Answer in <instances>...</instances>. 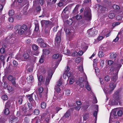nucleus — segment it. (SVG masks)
Segmentation results:
<instances>
[{
  "instance_id": "nucleus-42",
  "label": "nucleus",
  "mask_w": 123,
  "mask_h": 123,
  "mask_svg": "<svg viewBox=\"0 0 123 123\" xmlns=\"http://www.w3.org/2000/svg\"><path fill=\"white\" fill-rule=\"evenodd\" d=\"M116 19L117 20H121V21H122V19L123 18L120 15L117 16L116 17Z\"/></svg>"
},
{
  "instance_id": "nucleus-44",
  "label": "nucleus",
  "mask_w": 123,
  "mask_h": 123,
  "mask_svg": "<svg viewBox=\"0 0 123 123\" xmlns=\"http://www.w3.org/2000/svg\"><path fill=\"white\" fill-rule=\"evenodd\" d=\"M81 61V58L80 57H77L75 59V62L77 63H79Z\"/></svg>"
},
{
  "instance_id": "nucleus-25",
  "label": "nucleus",
  "mask_w": 123,
  "mask_h": 123,
  "mask_svg": "<svg viewBox=\"0 0 123 123\" xmlns=\"http://www.w3.org/2000/svg\"><path fill=\"white\" fill-rule=\"evenodd\" d=\"M43 42H44V40L42 38H38L37 41V43L40 45Z\"/></svg>"
},
{
  "instance_id": "nucleus-21",
  "label": "nucleus",
  "mask_w": 123,
  "mask_h": 123,
  "mask_svg": "<svg viewBox=\"0 0 123 123\" xmlns=\"http://www.w3.org/2000/svg\"><path fill=\"white\" fill-rule=\"evenodd\" d=\"M50 49H44L43 50V54L45 55L49 54L50 53Z\"/></svg>"
},
{
  "instance_id": "nucleus-62",
  "label": "nucleus",
  "mask_w": 123,
  "mask_h": 123,
  "mask_svg": "<svg viewBox=\"0 0 123 123\" xmlns=\"http://www.w3.org/2000/svg\"><path fill=\"white\" fill-rule=\"evenodd\" d=\"M43 90V88L42 87H40L39 89L38 90L39 92V93H42Z\"/></svg>"
},
{
  "instance_id": "nucleus-19",
  "label": "nucleus",
  "mask_w": 123,
  "mask_h": 123,
  "mask_svg": "<svg viewBox=\"0 0 123 123\" xmlns=\"http://www.w3.org/2000/svg\"><path fill=\"white\" fill-rule=\"evenodd\" d=\"M34 94V93H33L31 94H28L26 95V97H27L30 102L32 101L33 100L32 98V95Z\"/></svg>"
},
{
  "instance_id": "nucleus-40",
  "label": "nucleus",
  "mask_w": 123,
  "mask_h": 123,
  "mask_svg": "<svg viewBox=\"0 0 123 123\" xmlns=\"http://www.w3.org/2000/svg\"><path fill=\"white\" fill-rule=\"evenodd\" d=\"M18 102L19 104L20 105H21L22 104V102L23 101V99L21 97H19L18 98Z\"/></svg>"
},
{
  "instance_id": "nucleus-59",
  "label": "nucleus",
  "mask_w": 123,
  "mask_h": 123,
  "mask_svg": "<svg viewBox=\"0 0 123 123\" xmlns=\"http://www.w3.org/2000/svg\"><path fill=\"white\" fill-rule=\"evenodd\" d=\"M14 19L12 17H10L8 18V21L10 22H12L14 21Z\"/></svg>"
},
{
  "instance_id": "nucleus-52",
  "label": "nucleus",
  "mask_w": 123,
  "mask_h": 123,
  "mask_svg": "<svg viewBox=\"0 0 123 123\" xmlns=\"http://www.w3.org/2000/svg\"><path fill=\"white\" fill-rule=\"evenodd\" d=\"M88 117H89L88 115L86 114L83 117L84 120L86 121L88 118Z\"/></svg>"
},
{
  "instance_id": "nucleus-35",
  "label": "nucleus",
  "mask_w": 123,
  "mask_h": 123,
  "mask_svg": "<svg viewBox=\"0 0 123 123\" xmlns=\"http://www.w3.org/2000/svg\"><path fill=\"white\" fill-rule=\"evenodd\" d=\"M121 64H120L118 63L115 66V67L117 68L118 72L119 70L120 69V68L121 67Z\"/></svg>"
},
{
  "instance_id": "nucleus-14",
  "label": "nucleus",
  "mask_w": 123,
  "mask_h": 123,
  "mask_svg": "<svg viewBox=\"0 0 123 123\" xmlns=\"http://www.w3.org/2000/svg\"><path fill=\"white\" fill-rule=\"evenodd\" d=\"M110 87L112 91L113 90L116 86V83L110 82Z\"/></svg>"
},
{
  "instance_id": "nucleus-39",
  "label": "nucleus",
  "mask_w": 123,
  "mask_h": 123,
  "mask_svg": "<svg viewBox=\"0 0 123 123\" xmlns=\"http://www.w3.org/2000/svg\"><path fill=\"white\" fill-rule=\"evenodd\" d=\"M16 79L15 78H13V79L11 81L12 82V83L14 86H16Z\"/></svg>"
},
{
  "instance_id": "nucleus-48",
  "label": "nucleus",
  "mask_w": 123,
  "mask_h": 123,
  "mask_svg": "<svg viewBox=\"0 0 123 123\" xmlns=\"http://www.w3.org/2000/svg\"><path fill=\"white\" fill-rule=\"evenodd\" d=\"M34 113L36 115H38L39 113V111L38 109H36L34 111Z\"/></svg>"
},
{
  "instance_id": "nucleus-2",
  "label": "nucleus",
  "mask_w": 123,
  "mask_h": 123,
  "mask_svg": "<svg viewBox=\"0 0 123 123\" xmlns=\"http://www.w3.org/2000/svg\"><path fill=\"white\" fill-rule=\"evenodd\" d=\"M53 73V72L51 70L49 71L48 76L46 78L45 84L46 85H47L49 84Z\"/></svg>"
},
{
  "instance_id": "nucleus-3",
  "label": "nucleus",
  "mask_w": 123,
  "mask_h": 123,
  "mask_svg": "<svg viewBox=\"0 0 123 123\" xmlns=\"http://www.w3.org/2000/svg\"><path fill=\"white\" fill-rule=\"evenodd\" d=\"M14 36L12 34L10 36L7 37L6 39V41L9 43H13L15 40Z\"/></svg>"
},
{
  "instance_id": "nucleus-50",
  "label": "nucleus",
  "mask_w": 123,
  "mask_h": 123,
  "mask_svg": "<svg viewBox=\"0 0 123 123\" xmlns=\"http://www.w3.org/2000/svg\"><path fill=\"white\" fill-rule=\"evenodd\" d=\"M20 25H18L16 26L15 27V30L17 31L20 28Z\"/></svg>"
},
{
  "instance_id": "nucleus-63",
  "label": "nucleus",
  "mask_w": 123,
  "mask_h": 123,
  "mask_svg": "<svg viewBox=\"0 0 123 123\" xmlns=\"http://www.w3.org/2000/svg\"><path fill=\"white\" fill-rule=\"evenodd\" d=\"M14 78L15 77H13L12 76L10 75L9 76L8 79L9 81H11L12 79H13V78Z\"/></svg>"
},
{
  "instance_id": "nucleus-60",
  "label": "nucleus",
  "mask_w": 123,
  "mask_h": 123,
  "mask_svg": "<svg viewBox=\"0 0 123 123\" xmlns=\"http://www.w3.org/2000/svg\"><path fill=\"white\" fill-rule=\"evenodd\" d=\"M44 42H43L41 44L40 46L43 47H45L47 45L46 43H44Z\"/></svg>"
},
{
  "instance_id": "nucleus-5",
  "label": "nucleus",
  "mask_w": 123,
  "mask_h": 123,
  "mask_svg": "<svg viewBox=\"0 0 123 123\" xmlns=\"http://www.w3.org/2000/svg\"><path fill=\"white\" fill-rule=\"evenodd\" d=\"M95 30H93L92 28H91L87 31V34L89 37L92 36L95 33Z\"/></svg>"
},
{
  "instance_id": "nucleus-7",
  "label": "nucleus",
  "mask_w": 123,
  "mask_h": 123,
  "mask_svg": "<svg viewBox=\"0 0 123 123\" xmlns=\"http://www.w3.org/2000/svg\"><path fill=\"white\" fill-rule=\"evenodd\" d=\"M62 56L61 55H59L58 54H55L53 55L52 58L54 59L58 58L59 61L60 62L62 60Z\"/></svg>"
},
{
  "instance_id": "nucleus-17",
  "label": "nucleus",
  "mask_w": 123,
  "mask_h": 123,
  "mask_svg": "<svg viewBox=\"0 0 123 123\" xmlns=\"http://www.w3.org/2000/svg\"><path fill=\"white\" fill-rule=\"evenodd\" d=\"M29 57V55L27 53H25L23 55V56L22 57L23 61H25Z\"/></svg>"
},
{
  "instance_id": "nucleus-4",
  "label": "nucleus",
  "mask_w": 123,
  "mask_h": 123,
  "mask_svg": "<svg viewBox=\"0 0 123 123\" xmlns=\"http://www.w3.org/2000/svg\"><path fill=\"white\" fill-rule=\"evenodd\" d=\"M61 32H58L56 35L55 42L57 43H59L61 40Z\"/></svg>"
},
{
  "instance_id": "nucleus-13",
  "label": "nucleus",
  "mask_w": 123,
  "mask_h": 123,
  "mask_svg": "<svg viewBox=\"0 0 123 123\" xmlns=\"http://www.w3.org/2000/svg\"><path fill=\"white\" fill-rule=\"evenodd\" d=\"M65 31L66 34L69 35V37H71L72 35H73L74 34V32L68 29H67Z\"/></svg>"
},
{
  "instance_id": "nucleus-28",
  "label": "nucleus",
  "mask_w": 123,
  "mask_h": 123,
  "mask_svg": "<svg viewBox=\"0 0 123 123\" xmlns=\"http://www.w3.org/2000/svg\"><path fill=\"white\" fill-rule=\"evenodd\" d=\"M104 54L102 51H100L98 53V56L100 57H102L104 55Z\"/></svg>"
},
{
  "instance_id": "nucleus-54",
  "label": "nucleus",
  "mask_w": 123,
  "mask_h": 123,
  "mask_svg": "<svg viewBox=\"0 0 123 123\" xmlns=\"http://www.w3.org/2000/svg\"><path fill=\"white\" fill-rule=\"evenodd\" d=\"M5 49L4 48H2L0 49V52L1 54L4 53L5 52Z\"/></svg>"
},
{
  "instance_id": "nucleus-27",
  "label": "nucleus",
  "mask_w": 123,
  "mask_h": 123,
  "mask_svg": "<svg viewBox=\"0 0 123 123\" xmlns=\"http://www.w3.org/2000/svg\"><path fill=\"white\" fill-rule=\"evenodd\" d=\"M123 22V20H122V21H119L114 22L113 24L112 25L113 26L115 27L116 26L119 25L122 22Z\"/></svg>"
},
{
  "instance_id": "nucleus-46",
  "label": "nucleus",
  "mask_w": 123,
  "mask_h": 123,
  "mask_svg": "<svg viewBox=\"0 0 123 123\" xmlns=\"http://www.w3.org/2000/svg\"><path fill=\"white\" fill-rule=\"evenodd\" d=\"M2 98L3 100H5L7 99L8 97L7 95H4L2 96Z\"/></svg>"
},
{
  "instance_id": "nucleus-1",
  "label": "nucleus",
  "mask_w": 123,
  "mask_h": 123,
  "mask_svg": "<svg viewBox=\"0 0 123 123\" xmlns=\"http://www.w3.org/2000/svg\"><path fill=\"white\" fill-rule=\"evenodd\" d=\"M90 10L89 8L86 6V7L84 11V16L85 19H90L91 18Z\"/></svg>"
},
{
  "instance_id": "nucleus-9",
  "label": "nucleus",
  "mask_w": 123,
  "mask_h": 123,
  "mask_svg": "<svg viewBox=\"0 0 123 123\" xmlns=\"http://www.w3.org/2000/svg\"><path fill=\"white\" fill-rule=\"evenodd\" d=\"M102 35L104 36H106V37H107L109 36L110 32L107 30H105L103 31L102 32Z\"/></svg>"
},
{
  "instance_id": "nucleus-55",
  "label": "nucleus",
  "mask_w": 123,
  "mask_h": 123,
  "mask_svg": "<svg viewBox=\"0 0 123 123\" xmlns=\"http://www.w3.org/2000/svg\"><path fill=\"white\" fill-rule=\"evenodd\" d=\"M88 83L87 84L86 83V84L85 85L86 86V89L88 90H91V88L90 87V86L89 85H88Z\"/></svg>"
},
{
  "instance_id": "nucleus-64",
  "label": "nucleus",
  "mask_w": 123,
  "mask_h": 123,
  "mask_svg": "<svg viewBox=\"0 0 123 123\" xmlns=\"http://www.w3.org/2000/svg\"><path fill=\"white\" fill-rule=\"evenodd\" d=\"M13 65L15 66H16L18 65V63L15 60L13 61Z\"/></svg>"
},
{
  "instance_id": "nucleus-22",
  "label": "nucleus",
  "mask_w": 123,
  "mask_h": 123,
  "mask_svg": "<svg viewBox=\"0 0 123 123\" xmlns=\"http://www.w3.org/2000/svg\"><path fill=\"white\" fill-rule=\"evenodd\" d=\"M70 110H68L65 114L63 117L67 118L69 117L70 115Z\"/></svg>"
},
{
  "instance_id": "nucleus-53",
  "label": "nucleus",
  "mask_w": 123,
  "mask_h": 123,
  "mask_svg": "<svg viewBox=\"0 0 123 123\" xmlns=\"http://www.w3.org/2000/svg\"><path fill=\"white\" fill-rule=\"evenodd\" d=\"M118 116H121L123 114L122 112L121 111H118L117 113Z\"/></svg>"
},
{
  "instance_id": "nucleus-61",
  "label": "nucleus",
  "mask_w": 123,
  "mask_h": 123,
  "mask_svg": "<svg viewBox=\"0 0 123 123\" xmlns=\"http://www.w3.org/2000/svg\"><path fill=\"white\" fill-rule=\"evenodd\" d=\"M85 82H79V83L80 84V86L81 87H83L84 85L85 84L84 83Z\"/></svg>"
},
{
  "instance_id": "nucleus-10",
  "label": "nucleus",
  "mask_w": 123,
  "mask_h": 123,
  "mask_svg": "<svg viewBox=\"0 0 123 123\" xmlns=\"http://www.w3.org/2000/svg\"><path fill=\"white\" fill-rule=\"evenodd\" d=\"M79 7L78 5H77L74 10H73L72 14L74 15H75L77 14L78 12V9Z\"/></svg>"
},
{
  "instance_id": "nucleus-16",
  "label": "nucleus",
  "mask_w": 123,
  "mask_h": 123,
  "mask_svg": "<svg viewBox=\"0 0 123 123\" xmlns=\"http://www.w3.org/2000/svg\"><path fill=\"white\" fill-rule=\"evenodd\" d=\"M117 114L116 110H113L112 112L111 113L110 119L113 116H114L113 117L116 116H117Z\"/></svg>"
},
{
  "instance_id": "nucleus-6",
  "label": "nucleus",
  "mask_w": 123,
  "mask_h": 123,
  "mask_svg": "<svg viewBox=\"0 0 123 123\" xmlns=\"http://www.w3.org/2000/svg\"><path fill=\"white\" fill-rule=\"evenodd\" d=\"M41 23L42 26H43L45 25L46 26H47L51 23L50 21L48 20H43L41 21Z\"/></svg>"
},
{
  "instance_id": "nucleus-41",
  "label": "nucleus",
  "mask_w": 123,
  "mask_h": 123,
  "mask_svg": "<svg viewBox=\"0 0 123 123\" xmlns=\"http://www.w3.org/2000/svg\"><path fill=\"white\" fill-rule=\"evenodd\" d=\"M14 11L13 10H10L8 12L9 15L11 16H12L14 15Z\"/></svg>"
},
{
  "instance_id": "nucleus-45",
  "label": "nucleus",
  "mask_w": 123,
  "mask_h": 123,
  "mask_svg": "<svg viewBox=\"0 0 123 123\" xmlns=\"http://www.w3.org/2000/svg\"><path fill=\"white\" fill-rule=\"evenodd\" d=\"M113 9L115 10H119V6L117 5H114L113 6Z\"/></svg>"
},
{
  "instance_id": "nucleus-8",
  "label": "nucleus",
  "mask_w": 123,
  "mask_h": 123,
  "mask_svg": "<svg viewBox=\"0 0 123 123\" xmlns=\"http://www.w3.org/2000/svg\"><path fill=\"white\" fill-rule=\"evenodd\" d=\"M26 108L24 106L20 110V112L21 115H23L26 114Z\"/></svg>"
},
{
  "instance_id": "nucleus-33",
  "label": "nucleus",
  "mask_w": 123,
  "mask_h": 123,
  "mask_svg": "<svg viewBox=\"0 0 123 123\" xmlns=\"http://www.w3.org/2000/svg\"><path fill=\"white\" fill-rule=\"evenodd\" d=\"M21 29H23L25 31H26L27 30V25H23L21 26H20Z\"/></svg>"
},
{
  "instance_id": "nucleus-15",
  "label": "nucleus",
  "mask_w": 123,
  "mask_h": 123,
  "mask_svg": "<svg viewBox=\"0 0 123 123\" xmlns=\"http://www.w3.org/2000/svg\"><path fill=\"white\" fill-rule=\"evenodd\" d=\"M117 76L116 75L112 76L111 78V82L116 83L117 80Z\"/></svg>"
},
{
  "instance_id": "nucleus-20",
  "label": "nucleus",
  "mask_w": 123,
  "mask_h": 123,
  "mask_svg": "<svg viewBox=\"0 0 123 123\" xmlns=\"http://www.w3.org/2000/svg\"><path fill=\"white\" fill-rule=\"evenodd\" d=\"M113 98L116 100L120 104V101H121V97L120 95H117V96L114 97Z\"/></svg>"
},
{
  "instance_id": "nucleus-57",
  "label": "nucleus",
  "mask_w": 123,
  "mask_h": 123,
  "mask_svg": "<svg viewBox=\"0 0 123 123\" xmlns=\"http://www.w3.org/2000/svg\"><path fill=\"white\" fill-rule=\"evenodd\" d=\"M74 81V78H71L70 79L69 83L70 84H73Z\"/></svg>"
},
{
  "instance_id": "nucleus-37",
  "label": "nucleus",
  "mask_w": 123,
  "mask_h": 123,
  "mask_svg": "<svg viewBox=\"0 0 123 123\" xmlns=\"http://www.w3.org/2000/svg\"><path fill=\"white\" fill-rule=\"evenodd\" d=\"M4 113L7 115L9 113V111L8 108H5L4 112Z\"/></svg>"
},
{
  "instance_id": "nucleus-12",
  "label": "nucleus",
  "mask_w": 123,
  "mask_h": 123,
  "mask_svg": "<svg viewBox=\"0 0 123 123\" xmlns=\"http://www.w3.org/2000/svg\"><path fill=\"white\" fill-rule=\"evenodd\" d=\"M18 3H20V4L23 6L26 4L27 0H17Z\"/></svg>"
},
{
  "instance_id": "nucleus-23",
  "label": "nucleus",
  "mask_w": 123,
  "mask_h": 123,
  "mask_svg": "<svg viewBox=\"0 0 123 123\" xmlns=\"http://www.w3.org/2000/svg\"><path fill=\"white\" fill-rule=\"evenodd\" d=\"M97 6H98L99 7L98 9H100L102 12L105 11L106 10V8L105 7L101 6H99L98 4L97 5Z\"/></svg>"
},
{
  "instance_id": "nucleus-43",
  "label": "nucleus",
  "mask_w": 123,
  "mask_h": 123,
  "mask_svg": "<svg viewBox=\"0 0 123 123\" xmlns=\"http://www.w3.org/2000/svg\"><path fill=\"white\" fill-rule=\"evenodd\" d=\"M85 82V83H87V84L88 83L87 81H84V79L83 78L81 77L79 78V82Z\"/></svg>"
},
{
  "instance_id": "nucleus-29",
  "label": "nucleus",
  "mask_w": 123,
  "mask_h": 123,
  "mask_svg": "<svg viewBox=\"0 0 123 123\" xmlns=\"http://www.w3.org/2000/svg\"><path fill=\"white\" fill-rule=\"evenodd\" d=\"M11 106V102L10 101L7 102L6 103L5 105V108H9Z\"/></svg>"
},
{
  "instance_id": "nucleus-11",
  "label": "nucleus",
  "mask_w": 123,
  "mask_h": 123,
  "mask_svg": "<svg viewBox=\"0 0 123 123\" xmlns=\"http://www.w3.org/2000/svg\"><path fill=\"white\" fill-rule=\"evenodd\" d=\"M17 118L15 117V116H12L10 120L9 123H16L17 121Z\"/></svg>"
},
{
  "instance_id": "nucleus-31",
  "label": "nucleus",
  "mask_w": 123,
  "mask_h": 123,
  "mask_svg": "<svg viewBox=\"0 0 123 123\" xmlns=\"http://www.w3.org/2000/svg\"><path fill=\"white\" fill-rule=\"evenodd\" d=\"M24 120L26 123H28L29 122L31 121V119L28 118L27 117H26L25 118Z\"/></svg>"
},
{
  "instance_id": "nucleus-49",
  "label": "nucleus",
  "mask_w": 123,
  "mask_h": 123,
  "mask_svg": "<svg viewBox=\"0 0 123 123\" xmlns=\"http://www.w3.org/2000/svg\"><path fill=\"white\" fill-rule=\"evenodd\" d=\"M21 29L20 28L18 31V33L19 34L22 35L24 33V31Z\"/></svg>"
},
{
  "instance_id": "nucleus-51",
  "label": "nucleus",
  "mask_w": 123,
  "mask_h": 123,
  "mask_svg": "<svg viewBox=\"0 0 123 123\" xmlns=\"http://www.w3.org/2000/svg\"><path fill=\"white\" fill-rule=\"evenodd\" d=\"M75 18L78 20H80L82 18V16H79L78 14L76 15L75 16Z\"/></svg>"
},
{
  "instance_id": "nucleus-24",
  "label": "nucleus",
  "mask_w": 123,
  "mask_h": 123,
  "mask_svg": "<svg viewBox=\"0 0 123 123\" xmlns=\"http://www.w3.org/2000/svg\"><path fill=\"white\" fill-rule=\"evenodd\" d=\"M5 57L2 55H1L0 56V60L2 62L3 66H4L5 64Z\"/></svg>"
},
{
  "instance_id": "nucleus-34",
  "label": "nucleus",
  "mask_w": 123,
  "mask_h": 123,
  "mask_svg": "<svg viewBox=\"0 0 123 123\" xmlns=\"http://www.w3.org/2000/svg\"><path fill=\"white\" fill-rule=\"evenodd\" d=\"M68 7H66L65 9H64L62 13L66 14L68 12Z\"/></svg>"
},
{
  "instance_id": "nucleus-58",
  "label": "nucleus",
  "mask_w": 123,
  "mask_h": 123,
  "mask_svg": "<svg viewBox=\"0 0 123 123\" xmlns=\"http://www.w3.org/2000/svg\"><path fill=\"white\" fill-rule=\"evenodd\" d=\"M70 70V69L69 67L67 66V68L65 69V71L64 72L65 73H67Z\"/></svg>"
},
{
  "instance_id": "nucleus-32",
  "label": "nucleus",
  "mask_w": 123,
  "mask_h": 123,
  "mask_svg": "<svg viewBox=\"0 0 123 123\" xmlns=\"http://www.w3.org/2000/svg\"><path fill=\"white\" fill-rule=\"evenodd\" d=\"M115 16V14L113 13H110L108 15V17L110 18H113Z\"/></svg>"
},
{
  "instance_id": "nucleus-30",
  "label": "nucleus",
  "mask_w": 123,
  "mask_h": 123,
  "mask_svg": "<svg viewBox=\"0 0 123 123\" xmlns=\"http://www.w3.org/2000/svg\"><path fill=\"white\" fill-rule=\"evenodd\" d=\"M41 107L42 109H43L45 108L46 106V103L44 102H43L41 104Z\"/></svg>"
},
{
  "instance_id": "nucleus-56",
  "label": "nucleus",
  "mask_w": 123,
  "mask_h": 123,
  "mask_svg": "<svg viewBox=\"0 0 123 123\" xmlns=\"http://www.w3.org/2000/svg\"><path fill=\"white\" fill-rule=\"evenodd\" d=\"M62 84V82L61 80H59L57 83L56 85L58 86H60Z\"/></svg>"
},
{
  "instance_id": "nucleus-47",
  "label": "nucleus",
  "mask_w": 123,
  "mask_h": 123,
  "mask_svg": "<svg viewBox=\"0 0 123 123\" xmlns=\"http://www.w3.org/2000/svg\"><path fill=\"white\" fill-rule=\"evenodd\" d=\"M67 23L69 25H71L73 22V20L71 19H69V20H67Z\"/></svg>"
},
{
  "instance_id": "nucleus-26",
  "label": "nucleus",
  "mask_w": 123,
  "mask_h": 123,
  "mask_svg": "<svg viewBox=\"0 0 123 123\" xmlns=\"http://www.w3.org/2000/svg\"><path fill=\"white\" fill-rule=\"evenodd\" d=\"M40 121L39 119H37L36 118L32 119L31 121L32 123H38Z\"/></svg>"
},
{
  "instance_id": "nucleus-18",
  "label": "nucleus",
  "mask_w": 123,
  "mask_h": 123,
  "mask_svg": "<svg viewBox=\"0 0 123 123\" xmlns=\"http://www.w3.org/2000/svg\"><path fill=\"white\" fill-rule=\"evenodd\" d=\"M117 54L116 53H112L110 54V58L111 59H113L116 57Z\"/></svg>"
},
{
  "instance_id": "nucleus-36",
  "label": "nucleus",
  "mask_w": 123,
  "mask_h": 123,
  "mask_svg": "<svg viewBox=\"0 0 123 123\" xmlns=\"http://www.w3.org/2000/svg\"><path fill=\"white\" fill-rule=\"evenodd\" d=\"M32 48L33 50L36 51L38 49V47L36 44H33L32 46Z\"/></svg>"
},
{
  "instance_id": "nucleus-38",
  "label": "nucleus",
  "mask_w": 123,
  "mask_h": 123,
  "mask_svg": "<svg viewBox=\"0 0 123 123\" xmlns=\"http://www.w3.org/2000/svg\"><path fill=\"white\" fill-rule=\"evenodd\" d=\"M110 77L108 75H106L105 77V80L107 82L109 81L110 80Z\"/></svg>"
}]
</instances>
